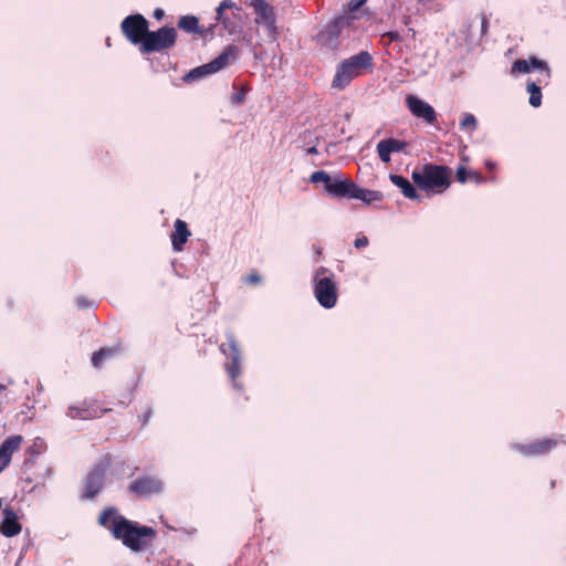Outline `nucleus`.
<instances>
[{"instance_id": "nucleus-1", "label": "nucleus", "mask_w": 566, "mask_h": 566, "mask_svg": "<svg viewBox=\"0 0 566 566\" xmlns=\"http://www.w3.org/2000/svg\"><path fill=\"white\" fill-rule=\"evenodd\" d=\"M98 524L111 532L112 536L120 541L133 552H142L148 547L156 536V531L146 525H139L119 514L117 509L108 506L98 516Z\"/></svg>"}, {"instance_id": "nucleus-2", "label": "nucleus", "mask_w": 566, "mask_h": 566, "mask_svg": "<svg viewBox=\"0 0 566 566\" xmlns=\"http://www.w3.org/2000/svg\"><path fill=\"white\" fill-rule=\"evenodd\" d=\"M452 170L448 166L426 164L420 170L412 171L415 185L423 191L441 193L451 185Z\"/></svg>"}, {"instance_id": "nucleus-3", "label": "nucleus", "mask_w": 566, "mask_h": 566, "mask_svg": "<svg viewBox=\"0 0 566 566\" xmlns=\"http://www.w3.org/2000/svg\"><path fill=\"white\" fill-rule=\"evenodd\" d=\"M374 69L373 56L367 51H360L345 59L337 66L332 86L338 90L345 88L354 78L359 77Z\"/></svg>"}, {"instance_id": "nucleus-4", "label": "nucleus", "mask_w": 566, "mask_h": 566, "mask_svg": "<svg viewBox=\"0 0 566 566\" xmlns=\"http://www.w3.org/2000/svg\"><path fill=\"white\" fill-rule=\"evenodd\" d=\"M227 343H222L219 346L220 352L228 358L224 364V370L228 374L232 386L242 390V385L238 381V378L242 374V358L239 342L232 331L226 333Z\"/></svg>"}, {"instance_id": "nucleus-5", "label": "nucleus", "mask_w": 566, "mask_h": 566, "mask_svg": "<svg viewBox=\"0 0 566 566\" xmlns=\"http://www.w3.org/2000/svg\"><path fill=\"white\" fill-rule=\"evenodd\" d=\"M328 270L321 266L316 270L314 275V295L321 306L325 308H333L338 298V291L336 283L332 277L324 276Z\"/></svg>"}, {"instance_id": "nucleus-6", "label": "nucleus", "mask_w": 566, "mask_h": 566, "mask_svg": "<svg viewBox=\"0 0 566 566\" xmlns=\"http://www.w3.org/2000/svg\"><path fill=\"white\" fill-rule=\"evenodd\" d=\"M177 36V31L172 27H163L156 31L148 30L139 51L147 54L169 50L175 46Z\"/></svg>"}, {"instance_id": "nucleus-7", "label": "nucleus", "mask_w": 566, "mask_h": 566, "mask_svg": "<svg viewBox=\"0 0 566 566\" xmlns=\"http://www.w3.org/2000/svg\"><path fill=\"white\" fill-rule=\"evenodd\" d=\"M217 25L220 23L228 34H237L242 29V8L232 0H223L216 10Z\"/></svg>"}, {"instance_id": "nucleus-8", "label": "nucleus", "mask_w": 566, "mask_h": 566, "mask_svg": "<svg viewBox=\"0 0 566 566\" xmlns=\"http://www.w3.org/2000/svg\"><path fill=\"white\" fill-rule=\"evenodd\" d=\"M148 30L149 22L140 13L127 15L120 23V31L127 41L135 45L139 44V46H142Z\"/></svg>"}, {"instance_id": "nucleus-9", "label": "nucleus", "mask_w": 566, "mask_h": 566, "mask_svg": "<svg viewBox=\"0 0 566 566\" xmlns=\"http://www.w3.org/2000/svg\"><path fill=\"white\" fill-rule=\"evenodd\" d=\"M355 17L344 14L335 18L318 33V42L328 49H335L338 45V39L345 28H348Z\"/></svg>"}, {"instance_id": "nucleus-10", "label": "nucleus", "mask_w": 566, "mask_h": 566, "mask_svg": "<svg viewBox=\"0 0 566 566\" xmlns=\"http://www.w3.org/2000/svg\"><path fill=\"white\" fill-rule=\"evenodd\" d=\"M111 408H102L97 400L86 399L78 406H71L67 409V417L71 419L91 420L111 412Z\"/></svg>"}, {"instance_id": "nucleus-11", "label": "nucleus", "mask_w": 566, "mask_h": 566, "mask_svg": "<svg viewBox=\"0 0 566 566\" xmlns=\"http://www.w3.org/2000/svg\"><path fill=\"white\" fill-rule=\"evenodd\" d=\"M247 4L252 7L256 15L255 22L263 24L270 34L276 33V19L274 8L270 6L265 0H248Z\"/></svg>"}, {"instance_id": "nucleus-12", "label": "nucleus", "mask_w": 566, "mask_h": 566, "mask_svg": "<svg viewBox=\"0 0 566 566\" xmlns=\"http://www.w3.org/2000/svg\"><path fill=\"white\" fill-rule=\"evenodd\" d=\"M164 484L155 475H142L133 481L128 490L136 496H151L163 491Z\"/></svg>"}, {"instance_id": "nucleus-13", "label": "nucleus", "mask_w": 566, "mask_h": 566, "mask_svg": "<svg viewBox=\"0 0 566 566\" xmlns=\"http://www.w3.org/2000/svg\"><path fill=\"white\" fill-rule=\"evenodd\" d=\"M558 444L554 438H541L526 444H515L514 448L525 457H541L549 453Z\"/></svg>"}, {"instance_id": "nucleus-14", "label": "nucleus", "mask_w": 566, "mask_h": 566, "mask_svg": "<svg viewBox=\"0 0 566 566\" xmlns=\"http://www.w3.org/2000/svg\"><path fill=\"white\" fill-rule=\"evenodd\" d=\"M177 27L187 33L197 34L203 40L212 39L217 29V24L200 25L198 18L192 14L181 15Z\"/></svg>"}, {"instance_id": "nucleus-15", "label": "nucleus", "mask_w": 566, "mask_h": 566, "mask_svg": "<svg viewBox=\"0 0 566 566\" xmlns=\"http://www.w3.org/2000/svg\"><path fill=\"white\" fill-rule=\"evenodd\" d=\"M107 464H97L87 474L84 483L83 497L86 500L94 499L103 489Z\"/></svg>"}, {"instance_id": "nucleus-16", "label": "nucleus", "mask_w": 566, "mask_h": 566, "mask_svg": "<svg viewBox=\"0 0 566 566\" xmlns=\"http://www.w3.org/2000/svg\"><path fill=\"white\" fill-rule=\"evenodd\" d=\"M406 105L410 113L417 118L424 119L428 124H432L437 119L434 108L427 102L420 99L415 95H408L406 97Z\"/></svg>"}, {"instance_id": "nucleus-17", "label": "nucleus", "mask_w": 566, "mask_h": 566, "mask_svg": "<svg viewBox=\"0 0 566 566\" xmlns=\"http://www.w3.org/2000/svg\"><path fill=\"white\" fill-rule=\"evenodd\" d=\"M535 69L541 71V73L545 76V80L551 77V70L547 63L545 61L538 60L535 56H532L528 60H516L512 65L511 74L516 75L520 73H528L531 70Z\"/></svg>"}, {"instance_id": "nucleus-18", "label": "nucleus", "mask_w": 566, "mask_h": 566, "mask_svg": "<svg viewBox=\"0 0 566 566\" xmlns=\"http://www.w3.org/2000/svg\"><path fill=\"white\" fill-rule=\"evenodd\" d=\"M22 442L23 437L14 434L0 444V473L10 464L12 454L21 448Z\"/></svg>"}, {"instance_id": "nucleus-19", "label": "nucleus", "mask_w": 566, "mask_h": 566, "mask_svg": "<svg viewBox=\"0 0 566 566\" xmlns=\"http://www.w3.org/2000/svg\"><path fill=\"white\" fill-rule=\"evenodd\" d=\"M22 442L23 437L14 434L0 444V473L10 464L12 454L21 448Z\"/></svg>"}, {"instance_id": "nucleus-20", "label": "nucleus", "mask_w": 566, "mask_h": 566, "mask_svg": "<svg viewBox=\"0 0 566 566\" xmlns=\"http://www.w3.org/2000/svg\"><path fill=\"white\" fill-rule=\"evenodd\" d=\"M353 189H355V182L353 180L335 176L332 177L325 191L335 198H350Z\"/></svg>"}, {"instance_id": "nucleus-21", "label": "nucleus", "mask_w": 566, "mask_h": 566, "mask_svg": "<svg viewBox=\"0 0 566 566\" xmlns=\"http://www.w3.org/2000/svg\"><path fill=\"white\" fill-rule=\"evenodd\" d=\"M239 52L237 45H227L216 59L210 61V67L214 73L223 70L238 59Z\"/></svg>"}, {"instance_id": "nucleus-22", "label": "nucleus", "mask_w": 566, "mask_h": 566, "mask_svg": "<svg viewBox=\"0 0 566 566\" xmlns=\"http://www.w3.org/2000/svg\"><path fill=\"white\" fill-rule=\"evenodd\" d=\"M3 515H4V518L1 523V528H0L1 533L6 537H13V536L20 534L22 526L19 523L18 515L13 511V509L9 507V506L4 507Z\"/></svg>"}, {"instance_id": "nucleus-23", "label": "nucleus", "mask_w": 566, "mask_h": 566, "mask_svg": "<svg viewBox=\"0 0 566 566\" xmlns=\"http://www.w3.org/2000/svg\"><path fill=\"white\" fill-rule=\"evenodd\" d=\"M406 143L396 138L382 139L377 144V153L382 163L390 161V155L403 150Z\"/></svg>"}, {"instance_id": "nucleus-24", "label": "nucleus", "mask_w": 566, "mask_h": 566, "mask_svg": "<svg viewBox=\"0 0 566 566\" xmlns=\"http://www.w3.org/2000/svg\"><path fill=\"white\" fill-rule=\"evenodd\" d=\"M174 228L175 229L170 235L171 244L175 251H181L191 233L188 229L187 223L181 219H177L175 221Z\"/></svg>"}, {"instance_id": "nucleus-25", "label": "nucleus", "mask_w": 566, "mask_h": 566, "mask_svg": "<svg viewBox=\"0 0 566 566\" xmlns=\"http://www.w3.org/2000/svg\"><path fill=\"white\" fill-rule=\"evenodd\" d=\"M122 345L116 344L111 347H102L99 350L94 352L92 355V365L96 368H101L104 361L117 356L122 353Z\"/></svg>"}, {"instance_id": "nucleus-26", "label": "nucleus", "mask_w": 566, "mask_h": 566, "mask_svg": "<svg viewBox=\"0 0 566 566\" xmlns=\"http://www.w3.org/2000/svg\"><path fill=\"white\" fill-rule=\"evenodd\" d=\"M390 180L396 187H398L401 190L402 195L406 198L412 200L420 199L416 188L407 178L399 175H390Z\"/></svg>"}, {"instance_id": "nucleus-27", "label": "nucleus", "mask_w": 566, "mask_h": 566, "mask_svg": "<svg viewBox=\"0 0 566 566\" xmlns=\"http://www.w3.org/2000/svg\"><path fill=\"white\" fill-rule=\"evenodd\" d=\"M350 199H359L364 202L370 203L374 201H380L382 199V195L376 190L363 189L355 184V189L352 191Z\"/></svg>"}, {"instance_id": "nucleus-28", "label": "nucleus", "mask_w": 566, "mask_h": 566, "mask_svg": "<svg viewBox=\"0 0 566 566\" xmlns=\"http://www.w3.org/2000/svg\"><path fill=\"white\" fill-rule=\"evenodd\" d=\"M455 178L459 182L465 184L467 181H473L474 184H481L485 179L484 177L476 171H469L465 166H458L455 171Z\"/></svg>"}, {"instance_id": "nucleus-29", "label": "nucleus", "mask_w": 566, "mask_h": 566, "mask_svg": "<svg viewBox=\"0 0 566 566\" xmlns=\"http://www.w3.org/2000/svg\"><path fill=\"white\" fill-rule=\"evenodd\" d=\"M214 72L212 71V69L210 67V62L207 63V64H203V65H200L193 70H191L189 73H187L185 76H184V81L186 83H191V82H195L197 80H200L202 78L203 76L206 75H209V74H213Z\"/></svg>"}, {"instance_id": "nucleus-30", "label": "nucleus", "mask_w": 566, "mask_h": 566, "mask_svg": "<svg viewBox=\"0 0 566 566\" xmlns=\"http://www.w3.org/2000/svg\"><path fill=\"white\" fill-rule=\"evenodd\" d=\"M526 91L530 94V99H528L530 104L535 108L539 107L542 105V88H541V86L534 81H528L526 84Z\"/></svg>"}, {"instance_id": "nucleus-31", "label": "nucleus", "mask_w": 566, "mask_h": 566, "mask_svg": "<svg viewBox=\"0 0 566 566\" xmlns=\"http://www.w3.org/2000/svg\"><path fill=\"white\" fill-rule=\"evenodd\" d=\"M478 120L473 114H465L460 122V128L462 130L473 132L476 129Z\"/></svg>"}, {"instance_id": "nucleus-32", "label": "nucleus", "mask_w": 566, "mask_h": 566, "mask_svg": "<svg viewBox=\"0 0 566 566\" xmlns=\"http://www.w3.org/2000/svg\"><path fill=\"white\" fill-rule=\"evenodd\" d=\"M310 180L313 184H317V182L324 184V189H326L327 185L332 180V176L329 174H327L325 170H317L311 175Z\"/></svg>"}, {"instance_id": "nucleus-33", "label": "nucleus", "mask_w": 566, "mask_h": 566, "mask_svg": "<svg viewBox=\"0 0 566 566\" xmlns=\"http://www.w3.org/2000/svg\"><path fill=\"white\" fill-rule=\"evenodd\" d=\"M153 413L154 409L151 406L146 405L143 407L142 412L138 415V420L142 427H145L149 422L150 418L153 417Z\"/></svg>"}, {"instance_id": "nucleus-34", "label": "nucleus", "mask_w": 566, "mask_h": 566, "mask_svg": "<svg viewBox=\"0 0 566 566\" xmlns=\"http://www.w3.org/2000/svg\"><path fill=\"white\" fill-rule=\"evenodd\" d=\"M244 282L248 284H259L261 282V276L256 272H252L244 277Z\"/></svg>"}, {"instance_id": "nucleus-35", "label": "nucleus", "mask_w": 566, "mask_h": 566, "mask_svg": "<svg viewBox=\"0 0 566 566\" xmlns=\"http://www.w3.org/2000/svg\"><path fill=\"white\" fill-rule=\"evenodd\" d=\"M75 304L78 308H88L93 306V302L91 300H87L82 296L75 300Z\"/></svg>"}, {"instance_id": "nucleus-36", "label": "nucleus", "mask_w": 566, "mask_h": 566, "mask_svg": "<svg viewBox=\"0 0 566 566\" xmlns=\"http://www.w3.org/2000/svg\"><path fill=\"white\" fill-rule=\"evenodd\" d=\"M367 0H350L348 2V11L350 13L355 12L356 10H358Z\"/></svg>"}, {"instance_id": "nucleus-37", "label": "nucleus", "mask_w": 566, "mask_h": 566, "mask_svg": "<svg viewBox=\"0 0 566 566\" xmlns=\"http://www.w3.org/2000/svg\"><path fill=\"white\" fill-rule=\"evenodd\" d=\"M368 244H369V240H368V238L366 235L357 237L356 240L354 241V245L357 249L365 248Z\"/></svg>"}, {"instance_id": "nucleus-38", "label": "nucleus", "mask_w": 566, "mask_h": 566, "mask_svg": "<svg viewBox=\"0 0 566 566\" xmlns=\"http://www.w3.org/2000/svg\"><path fill=\"white\" fill-rule=\"evenodd\" d=\"M244 98H245V93H244V91H241L240 93H237L235 95L232 96V103L233 104H242L244 102Z\"/></svg>"}, {"instance_id": "nucleus-39", "label": "nucleus", "mask_w": 566, "mask_h": 566, "mask_svg": "<svg viewBox=\"0 0 566 566\" xmlns=\"http://www.w3.org/2000/svg\"><path fill=\"white\" fill-rule=\"evenodd\" d=\"M384 38H388L390 42H396L400 40V35L396 31L387 32L382 35Z\"/></svg>"}, {"instance_id": "nucleus-40", "label": "nucleus", "mask_w": 566, "mask_h": 566, "mask_svg": "<svg viewBox=\"0 0 566 566\" xmlns=\"http://www.w3.org/2000/svg\"><path fill=\"white\" fill-rule=\"evenodd\" d=\"M165 15V12L161 8H156L154 10V13H153V17L156 19V20H161Z\"/></svg>"}, {"instance_id": "nucleus-41", "label": "nucleus", "mask_w": 566, "mask_h": 566, "mask_svg": "<svg viewBox=\"0 0 566 566\" xmlns=\"http://www.w3.org/2000/svg\"><path fill=\"white\" fill-rule=\"evenodd\" d=\"M14 306H15V303H14V300L11 298V297H8L6 300V307L8 311H13L14 310Z\"/></svg>"}, {"instance_id": "nucleus-42", "label": "nucleus", "mask_w": 566, "mask_h": 566, "mask_svg": "<svg viewBox=\"0 0 566 566\" xmlns=\"http://www.w3.org/2000/svg\"><path fill=\"white\" fill-rule=\"evenodd\" d=\"M488 29V20L485 15L482 17V32H485Z\"/></svg>"}, {"instance_id": "nucleus-43", "label": "nucleus", "mask_w": 566, "mask_h": 566, "mask_svg": "<svg viewBox=\"0 0 566 566\" xmlns=\"http://www.w3.org/2000/svg\"><path fill=\"white\" fill-rule=\"evenodd\" d=\"M485 165L489 169H493L495 167V165L492 161H486Z\"/></svg>"}, {"instance_id": "nucleus-44", "label": "nucleus", "mask_w": 566, "mask_h": 566, "mask_svg": "<svg viewBox=\"0 0 566 566\" xmlns=\"http://www.w3.org/2000/svg\"><path fill=\"white\" fill-rule=\"evenodd\" d=\"M549 485H551V489H554L556 486V480H552Z\"/></svg>"}, {"instance_id": "nucleus-45", "label": "nucleus", "mask_w": 566, "mask_h": 566, "mask_svg": "<svg viewBox=\"0 0 566 566\" xmlns=\"http://www.w3.org/2000/svg\"><path fill=\"white\" fill-rule=\"evenodd\" d=\"M6 389H7V387H6L3 384H0V394H1L3 390H6Z\"/></svg>"}, {"instance_id": "nucleus-46", "label": "nucleus", "mask_w": 566, "mask_h": 566, "mask_svg": "<svg viewBox=\"0 0 566 566\" xmlns=\"http://www.w3.org/2000/svg\"><path fill=\"white\" fill-rule=\"evenodd\" d=\"M308 153H316V148L315 147L310 148Z\"/></svg>"}]
</instances>
